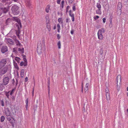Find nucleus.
Instances as JSON below:
<instances>
[{"label": "nucleus", "instance_id": "338daca9", "mask_svg": "<svg viewBox=\"0 0 128 128\" xmlns=\"http://www.w3.org/2000/svg\"><path fill=\"white\" fill-rule=\"evenodd\" d=\"M56 28V25H55L54 27V30H55Z\"/></svg>", "mask_w": 128, "mask_h": 128}, {"label": "nucleus", "instance_id": "13d9d810", "mask_svg": "<svg viewBox=\"0 0 128 128\" xmlns=\"http://www.w3.org/2000/svg\"><path fill=\"white\" fill-rule=\"evenodd\" d=\"M74 30H72L70 32V33L71 34H74Z\"/></svg>", "mask_w": 128, "mask_h": 128}, {"label": "nucleus", "instance_id": "4be33fe9", "mask_svg": "<svg viewBox=\"0 0 128 128\" xmlns=\"http://www.w3.org/2000/svg\"><path fill=\"white\" fill-rule=\"evenodd\" d=\"M104 32V28H102L101 29L99 30L98 32L101 33V34L103 33Z\"/></svg>", "mask_w": 128, "mask_h": 128}, {"label": "nucleus", "instance_id": "423d86ee", "mask_svg": "<svg viewBox=\"0 0 128 128\" xmlns=\"http://www.w3.org/2000/svg\"><path fill=\"white\" fill-rule=\"evenodd\" d=\"M9 80V78L8 77H6L3 79V84L6 86L8 84Z\"/></svg>", "mask_w": 128, "mask_h": 128}, {"label": "nucleus", "instance_id": "c03bdc74", "mask_svg": "<svg viewBox=\"0 0 128 128\" xmlns=\"http://www.w3.org/2000/svg\"><path fill=\"white\" fill-rule=\"evenodd\" d=\"M70 7L69 6H68L66 8V12L67 13L68 12V10L69 8H70Z\"/></svg>", "mask_w": 128, "mask_h": 128}, {"label": "nucleus", "instance_id": "69168bd1", "mask_svg": "<svg viewBox=\"0 0 128 128\" xmlns=\"http://www.w3.org/2000/svg\"><path fill=\"white\" fill-rule=\"evenodd\" d=\"M13 52H14L16 53L17 51H16V50L14 48L13 49Z\"/></svg>", "mask_w": 128, "mask_h": 128}, {"label": "nucleus", "instance_id": "a878e982", "mask_svg": "<svg viewBox=\"0 0 128 128\" xmlns=\"http://www.w3.org/2000/svg\"><path fill=\"white\" fill-rule=\"evenodd\" d=\"M23 60L24 61V66H26L27 65V60L26 58H23Z\"/></svg>", "mask_w": 128, "mask_h": 128}, {"label": "nucleus", "instance_id": "49530a36", "mask_svg": "<svg viewBox=\"0 0 128 128\" xmlns=\"http://www.w3.org/2000/svg\"><path fill=\"white\" fill-rule=\"evenodd\" d=\"M70 16L72 17H73L74 16V14H73L69 13Z\"/></svg>", "mask_w": 128, "mask_h": 128}, {"label": "nucleus", "instance_id": "37998d69", "mask_svg": "<svg viewBox=\"0 0 128 128\" xmlns=\"http://www.w3.org/2000/svg\"><path fill=\"white\" fill-rule=\"evenodd\" d=\"M105 92L106 93V94H110L108 92H109V90L108 88H106L105 89Z\"/></svg>", "mask_w": 128, "mask_h": 128}, {"label": "nucleus", "instance_id": "dca6fc26", "mask_svg": "<svg viewBox=\"0 0 128 128\" xmlns=\"http://www.w3.org/2000/svg\"><path fill=\"white\" fill-rule=\"evenodd\" d=\"M18 30H16V34L17 36L18 37H19L20 35L19 34L20 33V29L19 28V26H18Z\"/></svg>", "mask_w": 128, "mask_h": 128}, {"label": "nucleus", "instance_id": "412c9836", "mask_svg": "<svg viewBox=\"0 0 128 128\" xmlns=\"http://www.w3.org/2000/svg\"><path fill=\"white\" fill-rule=\"evenodd\" d=\"M11 22V20L10 18H8L6 21V23L7 25L10 22Z\"/></svg>", "mask_w": 128, "mask_h": 128}, {"label": "nucleus", "instance_id": "052dcab7", "mask_svg": "<svg viewBox=\"0 0 128 128\" xmlns=\"http://www.w3.org/2000/svg\"><path fill=\"white\" fill-rule=\"evenodd\" d=\"M27 81H28V77H26L25 78V82H27Z\"/></svg>", "mask_w": 128, "mask_h": 128}, {"label": "nucleus", "instance_id": "3c124183", "mask_svg": "<svg viewBox=\"0 0 128 128\" xmlns=\"http://www.w3.org/2000/svg\"><path fill=\"white\" fill-rule=\"evenodd\" d=\"M20 75L22 78H23L24 76V73H20Z\"/></svg>", "mask_w": 128, "mask_h": 128}, {"label": "nucleus", "instance_id": "39448f33", "mask_svg": "<svg viewBox=\"0 0 128 128\" xmlns=\"http://www.w3.org/2000/svg\"><path fill=\"white\" fill-rule=\"evenodd\" d=\"M10 6H8L6 7H3L2 9H0L2 10V13L4 14H6L9 11V10L10 8Z\"/></svg>", "mask_w": 128, "mask_h": 128}, {"label": "nucleus", "instance_id": "8fccbe9b", "mask_svg": "<svg viewBox=\"0 0 128 128\" xmlns=\"http://www.w3.org/2000/svg\"><path fill=\"white\" fill-rule=\"evenodd\" d=\"M103 22L104 23L106 22V18H104L102 19Z\"/></svg>", "mask_w": 128, "mask_h": 128}, {"label": "nucleus", "instance_id": "9b49d317", "mask_svg": "<svg viewBox=\"0 0 128 128\" xmlns=\"http://www.w3.org/2000/svg\"><path fill=\"white\" fill-rule=\"evenodd\" d=\"M5 85L3 83L0 84V92L3 91L4 90L5 88Z\"/></svg>", "mask_w": 128, "mask_h": 128}, {"label": "nucleus", "instance_id": "bb28decb", "mask_svg": "<svg viewBox=\"0 0 128 128\" xmlns=\"http://www.w3.org/2000/svg\"><path fill=\"white\" fill-rule=\"evenodd\" d=\"M96 6L98 9H101V6L100 3H97Z\"/></svg>", "mask_w": 128, "mask_h": 128}, {"label": "nucleus", "instance_id": "ddd939ff", "mask_svg": "<svg viewBox=\"0 0 128 128\" xmlns=\"http://www.w3.org/2000/svg\"><path fill=\"white\" fill-rule=\"evenodd\" d=\"M98 38L100 40H102L103 38V36L102 35V34L98 32Z\"/></svg>", "mask_w": 128, "mask_h": 128}, {"label": "nucleus", "instance_id": "1a4fd4ad", "mask_svg": "<svg viewBox=\"0 0 128 128\" xmlns=\"http://www.w3.org/2000/svg\"><path fill=\"white\" fill-rule=\"evenodd\" d=\"M116 81H117V87H118V82H119V84H120V83L121 82V76L120 75H118L116 77Z\"/></svg>", "mask_w": 128, "mask_h": 128}, {"label": "nucleus", "instance_id": "a19ab883", "mask_svg": "<svg viewBox=\"0 0 128 128\" xmlns=\"http://www.w3.org/2000/svg\"><path fill=\"white\" fill-rule=\"evenodd\" d=\"M24 62H21L20 64V65L21 66H22L23 65L24 66Z\"/></svg>", "mask_w": 128, "mask_h": 128}, {"label": "nucleus", "instance_id": "393cba45", "mask_svg": "<svg viewBox=\"0 0 128 128\" xmlns=\"http://www.w3.org/2000/svg\"><path fill=\"white\" fill-rule=\"evenodd\" d=\"M50 23L46 24L47 28H48V31H50Z\"/></svg>", "mask_w": 128, "mask_h": 128}, {"label": "nucleus", "instance_id": "5fc2aeb1", "mask_svg": "<svg viewBox=\"0 0 128 128\" xmlns=\"http://www.w3.org/2000/svg\"><path fill=\"white\" fill-rule=\"evenodd\" d=\"M74 0H69V3L72 4Z\"/></svg>", "mask_w": 128, "mask_h": 128}, {"label": "nucleus", "instance_id": "e2e57ef3", "mask_svg": "<svg viewBox=\"0 0 128 128\" xmlns=\"http://www.w3.org/2000/svg\"><path fill=\"white\" fill-rule=\"evenodd\" d=\"M2 14V10L0 9V16H1Z\"/></svg>", "mask_w": 128, "mask_h": 128}, {"label": "nucleus", "instance_id": "f8f14e48", "mask_svg": "<svg viewBox=\"0 0 128 128\" xmlns=\"http://www.w3.org/2000/svg\"><path fill=\"white\" fill-rule=\"evenodd\" d=\"M122 7V4L121 2H119L118 5V10L121 12V8Z\"/></svg>", "mask_w": 128, "mask_h": 128}, {"label": "nucleus", "instance_id": "6e6552de", "mask_svg": "<svg viewBox=\"0 0 128 128\" xmlns=\"http://www.w3.org/2000/svg\"><path fill=\"white\" fill-rule=\"evenodd\" d=\"M41 42L40 41L38 42L37 48V50L38 51V52L40 53L42 52H41L40 51V50L41 49Z\"/></svg>", "mask_w": 128, "mask_h": 128}, {"label": "nucleus", "instance_id": "603ef678", "mask_svg": "<svg viewBox=\"0 0 128 128\" xmlns=\"http://www.w3.org/2000/svg\"><path fill=\"white\" fill-rule=\"evenodd\" d=\"M8 0H2V2L3 3L6 2L8 1Z\"/></svg>", "mask_w": 128, "mask_h": 128}, {"label": "nucleus", "instance_id": "7ed1b4c3", "mask_svg": "<svg viewBox=\"0 0 128 128\" xmlns=\"http://www.w3.org/2000/svg\"><path fill=\"white\" fill-rule=\"evenodd\" d=\"M7 63L6 59L5 58L2 59L0 61V69L3 67Z\"/></svg>", "mask_w": 128, "mask_h": 128}, {"label": "nucleus", "instance_id": "f03ea898", "mask_svg": "<svg viewBox=\"0 0 128 128\" xmlns=\"http://www.w3.org/2000/svg\"><path fill=\"white\" fill-rule=\"evenodd\" d=\"M8 69V67L7 66H6L1 68L0 69V76H2L6 74L7 72Z\"/></svg>", "mask_w": 128, "mask_h": 128}, {"label": "nucleus", "instance_id": "a18cd8bd", "mask_svg": "<svg viewBox=\"0 0 128 128\" xmlns=\"http://www.w3.org/2000/svg\"><path fill=\"white\" fill-rule=\"evenodd\" d=\"M48 85H50V78H48Z\"/></svg>", "mask_w": 128, "mask_h": 128}, {"label": "nucleus", "instance_id": "f3484780", "mask_svg": "<svg viewBox=\"0 0 128 128\" xmlns=\"http://www.w3.org/2000/svg\"><path fill=\"white\" fill-rule=\"evenodd\" d=\"M46 24L50 23V19L49 16H46Z\"/></svg>", "mask_w": 128, "mask_h": 128}, {"label": "nucleus", "instance_id": "c756f323", "mask_svg": "<svg viewBox=\"0 0 128 128\" xmlns=\"http://www.w3.org/2000/svg\"><path fill=\"white\" fill-rule=\"evenodd\" d=\"M15 42H16V44L18 46V45H20V43L18 40L16 39L15 40Z\"/></svg>", "mask_w": 128, "mask_h": 128}, {"label": "nucleus", "instance_id": "0e129e2a", "mask_svg": "<svg viewBox=\"0 0 128 128\" xmlns=\"http://www.w3.org/2000/svg\"><path fill=\"white\" fill-rule=\"evenodd\" d=\"M18 24H19V25L20 26V28H21V27H22L21 24L20 22L18 23Z\"/></svg>", "mask_w": 128, "mask_h": 128}, {"label": "nucleus", "instance_id": "a211bd4d", "mask_svg": "<svg viewBox=\"0 0 128 128\" xmlns=\"http://www.w3.org/2000/svg\"><path fill=\"white\" fill-rule=\"evenodd\" d=\"M89 84L88 83H86L85 85V88H84V91L86 92V91H87L88 90V86H89Z\"/></svg>", "mask_w": 128, "mask_h": 128}, {"label": "nucleus", "instance_id": "cd10ccee", "mask_svg": "<svg viewBox=\"0 0 128 128\" xmlns=\"http://www.w3.org/2000/svg\"><path fill=\"white\" fill-rule=\"evenodd\" d=\"M10 92V91H9L8 92H5V94L6 96H7L8 98H9V94Z\"/></svg>", "mask_w": 128, "mask_h": 128}, {"label": "nucleus", "instance_id": "c9c22d12", "mask_svg": "<svg viewBox=\"0 0 128 128\" xmlns=\"http://www.w3.org/2000/svg\"><path fill=\"white\" fill-rule=\"evenodd\" d=\"M15 59L18 62H19L20 60V59L18 57H16L15 58Z\"/></svg>", "mask_w": 128, "mask_h": 128}, {"label": "nucleus", "instance_id": "ea45409f", "mask_svg": "<svg viewBox=\"0 0 128 128\" xmlns=\"http://www.w3.org/2000/svg\"><path fill=\"white\" fill-rule=\"evenodd\" d=\"M48 94L49 96H50V85H48Z\"/></svg>", "mask_w": 128, "mask_h": 128}, {"label": "nucleus", "instance_id": "20e7f679", "mask_svg": "<svg viewBox=\"0 0 128 128\" xmlns=\"http://www.w3.org/2000/svg\"><path fill=\"white\" fill-rule=\"evenodd\" d=\"M7 120L10 122L12 126L13 127H14V124L15 123V122L14 119L12 117L11 118L7 117Z\"/></svg>", "mask_w": 128, "mask_h": 128}, {"label": "nucleus", "instance_id": "680f3d73", "mask_svg": "<svg viewBox=\"0 0 128 128\" xmlns=\"http://www.w3.org/2000/svg\"><path fill=\"white\" fill-rule=\"evenodd\" d=\"M24 70H23V69H22V70H21L20 73H24Z\"/></svg>", "mask_w": 128, "mask_h": 128}, {"label": "nucleus", "instance_id": "6e6d98bb", "mask_svg": "<svg viewBox=\"0 0 128 128\" xmlns=\"http://www.w3.org/2000/svg\"><path fill=\"white\" fill-rule=\"evenodd\" d=\"M69 19L68 18H67L66 19V23L68 22V21Z\"/></svg>", "mask_w": 128, "mask_h": 128}, {"label": "nucleus", "instance_id": "4468645a", "mask_svg": "<svg viewBox=\"0 0 128 128\" xmlns=\"http://www.w3.org/2000/svg\"><path fill=\"white\" fill-rule=\"evenodd\" d=\"M8 42L11 44H14V41L12 39H8L7 40Z\"/></svg>", "mask_w": 128, "mask_h": 128}, {"label": "nucleus", "instance_id": "2f4dec72", "mask_svg": "<svg viewBox=\"0 0 128 128\" xmlns=\"http://www.w3.org/2000/svg\"><path fill=\"white\" fill-rule=\"evenodd\" d=\"M5 119V118L4 116H1V122H3Z\"/></svg>", "mask_w": 128, "mask_h": 128}, {"label": "nucleus", "instance_id": "79ce46f5", "mask_svg": "<svg viewBox=\"0 0 128 128\" xmlns=\"http://www.w3.org/2000/svg\"><path fill=\"white\" fill-rule=\"evenodd\" d=\"M64 1L63 0L62 1L61 4H62V8H63L64 5Z\"/></svg>", "mask_w": 128, "mask_h": 128}, {"label": "nucleus", "instance_id": "4c0bfd02", "mask_svg": "<svg viewBox=\"0 0 128 128\" xmlns=\"http://www.w3.org/2000/svg\"><path fill=\"white\" fill-rule=\"evenodd\" d=\"M4 7L3 4L2 3H0V9H2Z\"/></svg>", "mask_w": 128, "mask_h": 128}, {"label": "nucleus", "instance_id": "58836bf2", "mask_svg": "<svg viewBox=\"0 0 128 128\" xmlns=\"http://www.w3.org/2000/svg\"><path fill=\"white\" fill-rule=\"evenodd\" d=\"M28 99L27 98L26 100V109H27V106H28Z\"/></svg>", "mask_w": 128, "mask_h": 128}, {"label": "nucleus", "instance_id": "bf43d9fd", "mask_svg": "<svg viewBox=\"0 0 128 128\" xmlns=\"http://www.w3.org/2000/svg\"><path fill=\"white\" fill-rule=\"evenodd\" d=\"M12 84H14V83L15 82V80L14 78L12 80Z\"/></svg>", "mask_w": 128, "mask_h": 128}, {"label": "nucleus", "instance_id": "e433bc0d", "mask_svg": "<svg viewBox=\"0 0 128 128\" xmlns=\"http://www.w3.org/2000/svg\"><path fill=\"white\" fill-rule=\"evenodd\" d=\"M1 105L2 106H4V102L3 100H1Z\"/></svg>", "mask_w": 128, "mask_h": 128}, {"label": "nucleus", "instance_id": "6ab92c4d", "mask_svg": "<svg viewBox=\"0 0 128 128\" xmlns=\"http://www.w3.org/2000/svg\"><path fill=\"white\" fill-rule=\"evenodd\" d=\"M18 51L20 52V53L23 54L24 52V48H18Z\"/></svg>", "mask_w": 128, "mask_h": 128}, {"label": "nucleus", "instance_id": "72a5a7b5", "mask_svg": "<svg viewBox=\"0 0 128 128\" xmlns=\"http://www.w3.org/2000/svg\"><path fill=\"white\" fill-rule=\"evenodd\" d=\"M15 91V89H12V90L10 92V95H12L14 93V92Z\"/></svg>", "mask_w": 128, "mask_h": 128}, {"label": "nucleus", "instance_id": "09e8293b", "mask_svg": "<svg viewBox=\"0 0 128 128\" xmlns=\"http://www.w3.org/2000/svg\"><path fill=\"white\" fill-rule=\"evenodd\" d=\"M57 37L58 39H59L60 38V36L59 34L57 35Z\"/></svg>", "mask_w": 128, "mask_h": 128}, {"label": "nucleus", "instance_id": "de8ad7c7", "mask_svg": "<svg viewBox=\"0 0 128 128\" xmlns=\"http://www.w3.org/2000/svg\"><path fill=\"white\" fill-rule=\"evenodd\" d=\"M99 18V16H96V17H94V19H95L96 20L98 19V18Z\"/></svg>", "mask_w": 128, "mask_h": 128}, {"label": "nucleus", "instance_id": "2eb2a0df", "mask_svg": "<svg viewBox=\"0 0 128 128\" xmlns=\"http://www.w3.org/2000/svg\"><path fill=\"white\" fill-rule=\"evenodd\" d=\"M26 3L27 6L28 7H30L31 4L30 2V1L29 0H28L26 1Z\"/></svg>", "mask_w": 128, "mask_h": 128}, {"label": "nucleus", "instance_id": "f704fd0d", "mask_svg": "<svg viewBox=\"0 0 128 128\" xmlns=\"http://www.w3.org/2000/svg\"><path fill=\"white\" fill-rule=\"evenodd\" d=\"M75 6H76V4L75 3V4H74L73 5V7H72L73 10L74 11H75L76 10V8Z\"/></svg>", "mask_w": 128, "mask_h": 128}, {"label": "nucleus", "instance_id": "5701e85b", "mask_svg": "<svg viewBox=\"0 0 128 128\" xmlns=\"http://www.w3.org/2000/svg\"><path fill=\"white\" fill-rule=\"evenodd\" d=\"M96 14H102V12L101 11V9H98V10H97L96 11Z\"/></svg>", "mask_w": 128, "mask_h": 128}, {"label": "nucleus", "instance_id": "4d7b16f0", "mask_svg": "<svg viewBox=\"0 0 128 128\" xmlns=\"http://www.w3.org/2000/svg\"><path fill=\"white\" fill-rule=\"evenodd\" d=\"M34 89L33 88V90L32 91V96H34Z\"/></svg>", "mask_w": 128, "mask_h": 128}, {"label": "nucleus", "instance_id": "b1692460", "mask_svg": "<svg viewBox=\"0 0 128 128\" xmlns=\"http://www.w3.org/2000/svg\"><path fill=\"white\" fill-rule=\"evenodd\" d=\"M50 6L49 5H48L46 8V10L47 13H48L49 12V10L50 9Z\"/></svg>", "mask_w": 128, "mask_h": 128}, {"label": "nucleus", "instance_id": "7c9ffc66", "mask_svg": "<svg viewBox=\"0 0 128 128\" xmlns=\"http://www.w3.org/2000/svg\"><path fill=\"white\" fill-rule=\"evenodd\" d=\"M57 45L58 46V48L59 49H60V46H61V43L60 42V41H58V44Z\"/></svg>", "mask_w": 128, "mask_h": 128}, {"label": "nucleus", "instance_id": "c85d7f7f", "mask_svg": "<svg viewBox=\"0 0 128 128\" xmlns=\"http://www.w3.org/2000/svg\"><path fill=\"white\" fill-rule=\"evenodd\" d=\"M57 27L58 28V32H60V26L59 24H57Z\"/></svg>", "mask_w": 128, "mask_h": 128}, {"label": "nucleus", "instance_id": "aec40b11", "mask_svg": "<svg viewBox=\"0 0 128 128\" xmlns=\"http://www.w3.org/2000/svg\"><path fill=\"white\" fill-rule=\"evenodd\" d=\"M106 100L108 101L110 100V94H106Z\"/></svg>", "mask_w": 128, "mask_h": 128}, {"label": "nucleus", "instance_id": "9d476101", "mask_svg": "<svg viewBox=\"0 0 128 128\" xmlns=\"http://www.w3.org/2000/svg\"><path fill=\"white\" fill-rule=\"evenodd\" d=\"M5 113L6 115L8 117V116H10L11 114V112L9 110V109L7 108L6 110L5 111Z\"/></svg>", "mask_w": 128, "mask_h": 128}, {"label": "nucleus", "instance_id": "f257e3e1", "mask_svg": "<svg viewBox=\"0 0 128 128\" xmlns=\"http://www.w3.org/2000/svg\"><path fill=\"white\" fill-rule=\"evenodd\" d=\"M19 8L16 5H14L12 8L11 10L12 13L14 15H17L19 13Z\"/></svg>", "mask_w": 128, "mask_h": 128}, {"label": "nucleus", "instance_id": "473e14b6", "mask_svg": "<svg viewBox=\"0 0 128 128\" xmlns=\"http://www.w3.org/2000/svg\"><path fill=\"white\" fill-rule=\"evenodd\" d=\"M63 20L62 19V18H59L58 20V22L60 23V22H61V23L62 24L63 23L62 21Z\"/></svg>", "mask_w": 128, "mask_h": 128}, {"label": "nucleus", "instance_id": "774afa93", "mask_svg": "<svg viewBox=\"0 0 128 128\" xmlns=\"http://www.w3.org/2000/svg\"><path fill=\"white\" fill-rule=\"evenodd\" d=\"M15 2H18V0H13Z\"/></svg>", "mask_w": 128, "mask_h": 128}, {"label": "nucleus", "instance_id": "0eeeda50", "mask_svg": "<svg viewBox=\"0 0 128 128\" xmlns=\"http://www.w3.org/2000/svg\"><path fill=\"white\" fill-rule=\"evenodd\" d=\"M1 51L3 53H5L8 51V47L6 46H3L1 48Z\"/></svg>", "mask_w": 128, "mask_h": 128}, {"label": "nucleus", "instance_id": "864d4df0", "mask_svg": "<svg viewBox=\"0 0 128 128\" xmlns=\"http://www.w3.org/2000/svg\"><path fill=\"white\" fill-rule=\"evenodd\" d=\"M57 2L58 4H60L61 0H57Z\"/></svg>", "mask_w": 128, "mask_h": 128}]
</instances>
